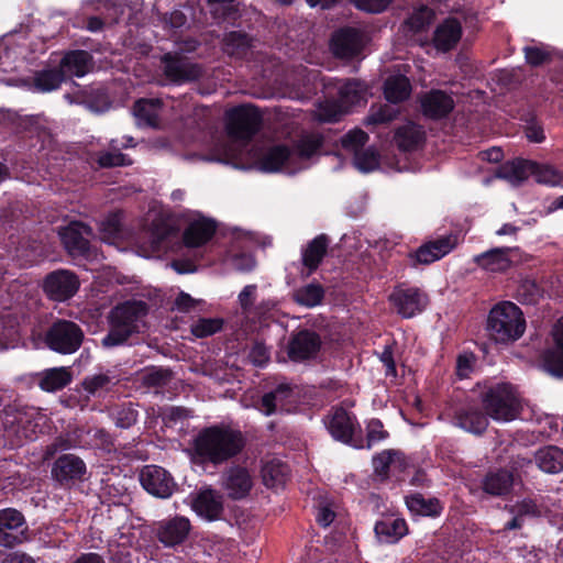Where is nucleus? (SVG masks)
Listing matches in <instances>:
<instances>
[{
  "mask_svg": "<svg viewBox=\"0 0 563 563\" xmlns=\"http://www.w3.org/2000/svg\"><path fill=\"white\" fill-rule=\"evenodd\" d=\"M406 505L413 515L435 517L442 511V506L437 498H424L420 494L406 497Z\"/></svg>",
  "mask_w": 563,
  "mask_h": 563,
  "instance_id": "nucleus-38",
  "label": "nucleus"
},
{
  "mask_svg": "<svg viewBox=\"0 0 563 563\" xmlns=\"http://www.w3.org/2000/svg\"><path fill=\"white\" fill-rule=\"evenodd\" d=\"M433 18L434 13L430 8L420 5L411 11L404 23V27L406 31L417 33L424 30L431 23Z\"/></svg>",
  "mask_w": 563,
  "mask_h": 563,
  "instance_id": "nucleus-45",
  "label": "nucleus"
},
{
  "mask_svg": "<svg viewBox=\"0 0 563 563\" xmlns=\"http://www.w3.org/2000/svg\"><path fill=\"white\" fill-rule=\"evenodd\" d=\"M58 234L70 255H86L89 249V238L92 235L88 225L74 221L62 228Z\"/></svg>",
  "mask_w": 563,
  "mask_h": 563,
  "instance_id": "nucleus-15",
  "label": "nucleus"
},
{
  "mask_svg": "<svg viewBox=\"0 0 563 563\" xmlns=\"http://www.w3.org/2000/svg\"><path fill=\"white\" fill-rule=\"evenodd\" d=\"M349 110L346 107H343L340 99H338V102L333 101H324L321 102L317 108V117L320 121L324 122H335L340 119V117L344 113H346Z\"/></svg>",
  "mask_w": 563,
  "mask_h": 563,
  "instance_id": "nucleus-56",
  "label": "nucleus"
},
{
  "mask_svg": "<svg viewBox=\"0 0 563 563\" xmlns=\"http://www.w3.org/2000/svg\"><path fill=\"white\" fill-rule=\"evenodd\" d=\"M192 509L207 520L219 519L223 510L222 496L210 487L201 489L192 500Z\"/></svg>",
  "mask_w": 563,
  "mask_h": 563,
  "instance_id": "nucleus-24",
  "label": "nucleus"
},
{
  "mask_svg": "<svg viewBox=\"0 0 563 563\" xmlns=\"http://www.w3.org/2000/svg\"><path fill=\"white\" fill-rule=\"evenodd\" d=\"M532 168V161L516 158L499 166L495 177L506 180L514 187H518L531 176Z\"/></svg>",
  "mask_w": 563,
  "mask_h": 563,
  "instance_id": "nucleus-28",
  "label": "nucleus"
},
{
  "mask_svg": "<svg viewBox=\"0 0 563 563\" xmlns=\"http://www.w3.org/2000/svg\"><path fill=\"white\" fill-rule=\"evenodd\" d=\"M43 291L54 301H66L79 289V279L68 269H57L47 274L43 280Z\"/></svg>",
  "mask_w": 563,
  "mask_h": 563,
  "instance_id": "nucleus-8",
  "label": "nucleus"
},
{
  "mask_svg": "<svg viewBox=\"0 0 563 563\" xmlns=\"http://www.w3.org/2000/svg\"><path fill=\"white\" fill-rule=\"evenodd\" d=\"M411 93V85L409 79L404 75H391L384 84V95L388 102L399 103L409 98Z\"/></svg>",
  "mask_w": 563,
  "mask_h": 563,
  "instance_id": "nucleus-35",
  "label": "nucleus"
},
{
  "mask_svg": "<svg viewBox=\"0 0 563 563\" xmlns=\"http://www.w3.org/2000/svg\"><path fill=\"white\" fill-rule=\"evenodd\" d=\"M147 307L142 301H128L115 307L111 312V328L102 339L103 347H114L124 344L133 333L144 327Z\"/></svg>",
  "mask_w": 563,
  "mask_h": 563,
  "instance_id": "nucleus-4",
  "label": "nucleus"
},
{
  "mask_svg": "<svg viewBox=\"0 0 563 563\" xmlns=\"http://www.w3.org/2000/svg\"><path fill=\"white\" fill-rule=\"evenodd\" d=\"M249 37L240 32H231L224 38V52L228 55L243 58L250 51Z\"/></svg>",
  "mask_w": 563,
  "mask_h": 563,
  "instance_id": "nucleus-48",
  "label": "nucleus"
},
{
  "mask_svg": "<svg viewBox=\"0 0 563 563\" xmlns=\"http://www.w3.org/2000/svg\"><path fill=\"white\" fill-rule=\"evenodd\" d=\"M367 141L368 135L363 130L353 129L342 137L341 143L342 147L354 156L356 152L363 150Z\"/></svg>",
  "mask_w": 563,
  "mask_h": 563,
  "instance_id": "nucleus-60",
  "label": "nucleus"
},
{
  "mask_svg": "<svg viewBox=\"0 0 563 563\" xmlns=\"http://www.w3.org/2000/svg\"><path fill=\"white\" fill-rule=\"evenodd\" d=\"M190 531V522L185 517H174L157 523L156 536L166 547H174L185 541Z\"/></svg>",
  "mask_w": 563,
  "mask_h": 563,
  "instance_id": "nucleus-21",
  "label": "nucleus"
},
{
  "mask_svg": "<svg viewBox=\"0 0 563 563\" xmlns=\"http://www.w3.org/2000/svg\"><path fill=\"white\" fill-rule=\"evenodd\" d=\"M399 114V109L393 104L372 106L365 119L366 124L387 123Z\"/></svg>",
  "mask_w": 563,
  "mask_h": 563,
  "instance_id": "nucleus-54",
  "label": "nucleus"
},
{
  "mask_svg": "<svg viewBox=\"0 0 563 563\" xmlns=\"http://www.w3.org/2000/svg\"><path fill=\"white\" fill-rule=\"evenodd\" d=\"M132 141V137H125V143L112 140L110 143L111 148L109 151H101L95 154L91 159L101 168L129 165L131 163L130 159H128L119 150L120 147L130 146Z\"/></svg>",
  "mask_w": 563,
  "mask_h": 563,
  "instance_id": "nucleus-34",
  "label": "nucleus"
},
{
  "mask_svg": "<svg viewBox=\"0 0 563 563\" xmlns=\"http://www.w3.org/2000/svg\"><path fill=\"white\" fill-rule=\"evenodd\" d=\"M482 404L486 413L496 421L534 419L532 407L523 402L517 388L509 383H499L488 387L482 394Z\"/></svg>",
  "mask_w": 563,
  "mask_h": 563,
  "instance_id": "nucleus-3",
  "label": "nucleus"
},
{
  "mask_svg": "<svg viewBox=\"0 0 563 563\" xmlns=\"http://www.w3.org/2000/svg\"><path fill=\"white\" fill-rule=\"evenodd\" d=\"M353 164L362 173L373 172L379 166V154L374 147L363 148L354 155Z\"/></svg>",
  "mask_w": 563,
  "mask_h": 563,
  "instance_id": "nucleus-53",
  "label": "nucleus"
},
{
  "mask_svg": "<svg viewBox=\"0 0 563 563\" xmlns=\"http://www.w3.org/2000/svg\"><path fill=\"white\" fill-rule=\"evenodd\" d=\"M217 225L212 219L194 214L184 231V242L188 247H199L211 240Z\"/></svg>",
  "mask_w": 563,
  "mask_h": 563,
  "instance_id": "nucleus-18",
  "label": "nucleus"
},
{
  "mask_svg": "<svg viewBox=\"0 0 563 563\" xmlns=\"http://www.w3.org/2000/svg\"><path fill=\"white\" fill-rule=\"evenodd\" d=\"M114 384V377H111L110 375L104 373H99L87 377L84 380L82 386L87 393H89L90 395H96L108 390Z\"/></svg>",
  "mask_w": 563,
  "mask_h": 563,
  "instance_id": "nucleus-58",
  "label": "nucleus"
},
{
  "mask_svg": "<svg viewBox=\"0 0 563 563\" xmlns=\"http://www.w3.org/2000/svg\"><path fill=\"white\" fill-rule=\"evenodd\" d=\"M538 467L549 474H556L563 471V450L558 446H545L536 453Z\"/></svg>",
  "mask_w": 563,
  "mask_h": 563,
  "instance_id": "nucleus-36",
  "label": "nucleus"
},
{
  "mask_svg": "<svg viewBox=\"0 0 563 563\" xmlns=\"http://www.w3.org/2000/svg\"><path fill=\"white\" fill-rule=\"evenodd\" d=\"M402 463L401 454L395 450H385L373 457L374 471L382 477H386L389 470L399 468Z\"/></svg>",
  "mask_w": 563,
  "mask_h": 563,
  "instance_id": "nucleus-44",
  "label": "nucleus"
},
{
  "mask_svg": "<svg viewBox=\"0 0 563 563\" xmlns=\"http://www.w3.org/2000/svg\"><path fill=\"white\" fill-rule=\"evenodd\" d=\"M82 339L84 333L75 322L59 320L54 322L46 332L45 342L57 353L71 354L79 349Z\"/></svg>",
  "mask_w": 563,
  "mask_h": 563,
  "instance_id": "nucleus-6",
  "label": "nucleus"
},
{
  "mask_svg": "<svg viewBox=\"0 0 563 563\" xmlns=\"http://www.w3.org/2000/svg\"><path fill=\"white\" fill-rule=\"evenodd\" d=\"M487 330L496 343L507 344L519 340L526 330L522 311L510 301L497 303L489 312Z\"/></svg>",
  "mask_w": 563,
  "mask_h": 563,
  "instance_id": "nucleus-5",
  "label": "nucleus"
},
{
  "mask_svg": "<svg viewBox=\"0 0 563 563\" xmlns=\"http://www.w3.org/2000/svg\"><path fill=\"white\" fill-rule=\"evenodd\" d=\"M254 486V475L242 465L228 467L221 476V487L233 500L246 498Z\"/></svg>",
  "mask_w": 563,
  "mask_h": 563,
  "instance_id": "nucleus-10",
  "label": "nucleus"
},
{
  "mask_svg": "<svg viewBox=\"0 0 563 563\" xmlns=\"http://www.w3.org/2000/svg\"><path fill=\"white\" fill-rule=\"evenodd\" d=\"M141 382L148 387L165 386L170 380V372L164 368H147L141 373Z\"/></svg>",
  "mask_w": 563,
  "mask_h": 563,
  "instance_id": "nucleus-61",
  "label": "nucleus"
},
{
  "mask_svg": "<svg viewBox=\"0 0 563 563\" xmlns=\"http://www.w3.org/2000/svg\"><path fill=\"white\" fill-rule=\"evenodd\" d=\"M172 229L163 220H154L150 230L151 247L157 250L161 243L168 238Z\"/></svg>",
  "mask_w": 563,
  "mask_h": 563,
  "instance_id": "nucleus-63",
  "label": "nucleus"
},
{
  "mask_svg": "<svg viewBox=\"0 0 563 563\" xmlns=\"http://www.w3.org/2000/svg\"><path fill=\"white\" fill-rule=\"evenodd\" d=\"M85 473L86 464L74 454L59 456L52 467V476L60 485H69L74 481L81 479Z\"/></svg>",
  "mask_w": 563,
  "mask_h": 563,
  "instance_id": "nucleus-20",
  "label": "nucleus"
},
{
  "mask_svg": "<svg viewBox=\"0 0 563 563\" xmlns=\"http://www.w3.org/2000/svg\"><path fill=\"white\" fill-rule=\"evenodd\" d=\"M244 446L241 431L227 426L202 429L194 440V453L201 462L222 464L238 455Z\"/></svg>",
  "mask_w": 563,
  "mask_h": 563,
  "instance_id": "nucleus-2",
  "label": "nucleus"
},
{
  "mask_svg": "<svg viewBox=\"0 0 563 563\" xmlns=\"http://www.w3.org/2000/svg\"><path fill=\"white\" fill-rule=\"evenodd\" d=\"M512 482L511 473L503 470L489 473L484 479L483 487L487 494L501 496L509 492Z\"/></svg>",
  "mask_w": 563,
  "mask_h": 563,
  "instance_id": "nucleus-41",
  "label": "nucleus"
},
{
  "mask_svg": "<svg viewBox=\"0 0 563 563\" xmlns=\"http://www.w3.org/2000/svg\"><path fill=\"white\" fill-rule=\"evenodd\" d=\"M162 110L163 103L159 99H141L135 102L133 113L139 125L157 128Z\"/></svg>",
  "mask_w": 563,
  "mask_h": 563,
  "instance_id": "nucleus-30",
  "label": "nucleus"
},
{
  "mask_svg": "<svg viewBox=\"0 0 563 563\" xmlns=\"http://www.w3.org/2000/svg\"><path fill=\"white\" fill-rule=\"evenodd\" d=\"M225 262L229 263V265H231L234 269L240 272H249L255 266V261L251 254H238L234 250L229 252Z\"/></svg>",
  "mask_w": 563,
  "mask_h": 563,
  "instance_id": "nucleus-62",
  "label": "nucleus"
},
{
  "mask_svg": "<svg viewBox=\"0 0 563 563\" xmlns=\"http://www.w3.org/2000/svg\"><path fill=\"white\" fill-rule=\"evenodd\" d=\"M395 139L400 148L409 151L421 143L423 131L421 126L409 122L397 130Z\"/></svg>",
  "mask_w": 563,
  "mask_h": 563,
  "instance_id": "nucleus-42",
  "label": "nucleus"
},
{
  "mask_svg": "<svg viewBox=\"0 0 563 563\" xmlns=\"http://www.w3.org/2000/svg\"><path fill=\"white\" fill-rule=\"evenodd\" d=\"M122 236L120 214H109L100 224V239L110 245H115Z\"/></svg>",
  "mask_w": 563,
  "mask_h": 563,
  "instance_id": "nucleus-46",
  "label": "nucleus"
},
{
  "mask_svg": "<svg viewBox=\"0 0 563 563\" xmlns=\"http://www.w3.org/2000/svg\"><path fill=\"white\" fill-rule=\"evenodd\" d=\"M111 417L117 427L126 429L136 422L137 411L134 409L132 404H124L114 408L111 411Z\"/></svg>",
  "mask_w": 563,
  "mask_h": 563,
  "instance_id": "nucleus-59",
  "label": "nucleus"
},
{
  "mask_svg": "<svg viewBox=\"0 0 563 563\" xmlns=\"http://www.w3.org/2000/svg\"><path fill=\"white\" fill-rule=\"evenodd\" d=\"M295 401V390L289 385L282 384L262 397L260 410L266 416L283 411L289 412L294 408Z\"/></svg>",
  "mask_w": 563,
  "mask_h": 563,
  "instance_id": "nucleus-17",
  "label": "nucleus"
},
{
  "mask_svg": "<svg viewBox=\"0 0 563 563\" xmlns=\"http://www.w3.org/2000/svg\"><path fill=\"white\" fill-rule=\"evenodd\" d=\"M375 533L384 543H396L408 533L405 519L387 517L376 522Z\"/></svg>",
  "mask_w": 563,
  "mask_h": 563,
  "instance_id": "nucleus-29",
  "label": "nucleus"
},
{
  "mask_svg": "<svg viewBox=\"0 0 563 563\" xmlns=\"http://www.w3.org/2000/svg\"><path fill=\"white\" fill-rule=\"evenodd\" d=\"M421 109L426 117L441 119L446 117L454 108L453 98L442 90H431L420 99Z\"/></svg>",
  "mask_w": 563,
  "mask_h": 563,
  "instance_id": "nucleus-25",
  "label": "nucleus"
},
{
  "mask_svg": "<svg viewBox=\"0 0 563 563\" xmlns=\"http://www.w3.org/2000/svg\"><path fill=\"white\" fill-rule=\"evenodd\" d=\"M329 240L327 235L320 234L314 238L302 251V263L309 273L317 269L327 253Z\"/></svg>",
  "mask_w": 563,
  "mask_h": 563,
  "instance_id": "nucleus-37",
  "label": "nucleus"
},
{
  "mask_svg": "<svg viewBox=\"0 0 563 563\" xmlns=\"http://www.w3.org/2000/svg\"><path fill=\"white\" fill-rule=\"evenodd\" d=\"M324 424L335 440L358 448L354 443V434L360 430V426L346 410L342 408L334 409L325 418Z\"/></svg>",
  "mask_w": 563,
  "mask_h": 563,
  "instance_id": "nucleus-13",
  "label": "nucleus"
},
{
  "mask_svg": "<svg viewBox=\"0 0 563 563\" xmlns=\"http://www.w3.org/2000/svg\"><path fill=\"white\" fill-rule=\"evenodd\" d=\"M389 301L400 316L412 318L424 310L428 297L419 288L398 286L389 295Z\"/></svg>",
  "mask_w": 563,
  "mask_h": 563,
  "instance_id": "nucleus-9",
  "label": "nucleus"
},
{
  "mask_svg": "<svg viewBox=\"0 0 563 563\" xmlns=\"http://www.w3.org/2000/svg\"><path fill=\"white\" fill-rule=\"evenodd\" d=\"M92 68L91 55L86 51H75L65 55L60 63L64 77H82Z\"/></svg>",
  "mask_w": 563,
  "mask_h": 563,
  "instance_id": "nucleus-33",
  "label": "nucleus"
},
{
  "mask_svg": "<svg viewBox=\"0 0 563 563\" xmlns=\"http://www.w3.org/2000/svg\"><path fill=\"white\" fill-rule=\"evenodd\" d=\"M321 346V340L316 332L302 330L296 333L288 343V356L299 362L312 358Z\"/></svg>",
  "mask_w": 563,
  "mask_h": 563,
  "instance_id": "nucleus-16",
  "label": "nucleus"
},
{
  "mask_svg": "<svg viewBox=\"0 0 563 563\" xmlns=\"http://www.w3.org/2000/svg\"><path fill=\"white\" fill-rule=\"evenodd\" d=\"M366 44V36L363 32L346 27L335 32L331 40V51L340 58L351 59L357 57Z\"/></svg>",
  "mask_w": 563,
  "mask_h": 563,
  "instance_id": "nucleus-12",
  "label": "nucleus"
},
{
  "mask_svg": "<svg viewBox=\"0 0 563 563\" xmlns=\"http://www.w3.org/2000/svg\"><path fill=\"white\" fill-rule=\"evenodd\" d=\"M288 474V467L280 461L273 460L262 467V479L266 487L278 488L283 486Z\"/></svg>",
  "mask_w": 563,
  "mask_h": 563,
  "instance_id": "nucleus-40",
  "label": "nucleus"
},
{
  "mask_svg": "<svg viewBox=\"0 0 563 563\" xmlns=\"http://www.w3.org/2000/svg\"><path fill=\"white\" fill-rule=\"evenodd\" d=\"M22 59L19 58L15 49L0 45V71L10 73L18 68Z\"/></svg>",
  "mask_w": 563,
  "mask_h": 563,
  "instance_id": "nucleus-64",
  "label": "nucleus"
},
{
  "mask_svg": "<svg viewBox=\"0 0 563 563\" xmlns=\"http://www.w3.org/2000/svg\"><path fill=\"white\" fill-rule=\"evenodd\" d=\"M461 36V23L454 18H449L435 27L432 43L437 51L445 53L456 46Z\"/></svg>",
  "mask_w": 563,
  "mask_h": 563,
  "instance_id": "nucleus-26",
  "label": "nucleus"
},
{
  "mask_svg": "<svg viewBox=\"0 0 563 563\" xmlns=\"http://www.w3.org/2000/svg\"><path fill=\"white\" fill-rule=\"evenodd\" d=\"M526 60L531 66H540L549 62L554 51L543 43L532 42L530 45L523 47Z\"/></svg>",
  "mask_w": 563,
  "mask_h": 563,
  "instance_id": "nucleus-51",
  "label": "nucleus"
},
{
  "mask_svg": "<svg viewBox=\"0 0 563 563\" xmlns=\"http://www.w3.org/2000/svg\"><path fill=\"white\" fill-rule=\"evenodd\" d=\"M555 346L542 355V367L549 374L563 377V317L558 320L552 331Z\"/></svg>",
  "mask_w": 563,
  "mask_h": 563,
  "instance_id": "nucleus-22",
  "label": "nucleus"
},
{
  "mask_svg": "<svg viewBox=\"0 0 563 563\" xmlns=\"http://www.w3.org/2000/svg\"><path fill=\"white\" fill-rule=\"evenodd\" d=\"M46 416L36 409L32 408L18 418V432L22 434L25 440L33 441L37 438L38 433L44 432Z\"/></svg>",
  "mask_w": 563,
  "mask_h": 563,
  "instance_id": "nucleus-32",
  "label": "nucleus"
},
{
  "mask_svg": "<svg viewBox=\"0 0 563 563\" xmlns=\"http://www.w3.org/2000/svg\"><path fill=\"white\" fill-rule=\"evenodd\" d=\"M161 69L165 80L175 85L196 80L202 75V69L198 64L191 63L187 57L170 53L162 57Z\"/></svg>",
  "mask_w": 563,
  "mask_h": 563,
  "instance_id": "nucleus-7",
  "label": "nucleus"
},
{
  "mask_svg": "<svg viewBox=\"0 0 563 563\" xmlns=\"http://www.w3.org/2000/svg\"><path fill=\"white\" fill-rule=\"evenodd\" d=\"M257 287L256 285H247L238 296V302L241 314L251 322H255L264 316V312L269 309L267 305H255Z\"/></svg>",
  "mask_w": 563,
  "mask_h": 563,
  "instance_id": "nucleus-31",
  "label": "nucleus"
},
{
  "mask_svg": "<svg viewBox=\"0 0 563 563\" xmlns=\"http://www.w3.org/2000/svg\"><path fill=\"white\" fill-rule=\"evenodd\" d=\"M455 235H446L421 245L416 252V260L421 264L433 263L449 254L456 245Z\"/></svg>",
  "mask_w": 563,
  "mask_h": 563,
  "instance_id": "nucleus-27",
  "label": "nucleus"
},
{
  "mask_svg": "<svg viewBox=\"0 0 563 563\" xmlns=\"http://www.w3.org/2000/svg\"><path fill=\"white\" fill-rule=\"evenodd\" d=\"M20 334L14 320H0V350L13 349L19 344Z\"/></svg>",
  "mask_w": 563,
  "mask_h": 563,
  "instance_id": "nucleus-57",
  "label": "nucleus"
},
{
  "mask_svg": "<svg viewBox=\"0 0 563 563\" xmlns=\"http://www.w3.org/2000/svg\"><path fill=\"white\" fill-rule=\"evenodd\" d=\"M65 79L62 69H48L40 71L34 77V86L38 91L46 92L55 90Z\"/></svg>",
  "mask_w": 563,
  "mask_h": 563,
  "instance_id": "nucleus-49",
  "label": "nucleus"
},
{
  "mask_svg": "<svg viewBox=\"0 0 563 563\" xmlns=\"http://www.w3.org/2000/svg\"><path fill=\"white\" fill-rule=\"evenodd\" d=\"M261 125L256 108L241 106L227 112L225 136L217 140L210 161L231 164L235 168L255 167L262 172L296 174L308 167V161L321 146L317 134L303 135L291 148L274 145L262 150L251 145L253 135Z\"/></svg>",
  "mask_w": 563,
  "mask_h": 563,
  "instance_id": "nucleus-1",
  "label": "nucleus"
},
{
  "mask_svg": "<svg viewBox=\"0 0 563 563\" xmlns=\"http://www.w3.org/2000/svg\"><path fill=\"white\" fill-rule=\"evenodd\" d=\"M106 12L103 18L100 16H91L87 21V29L90 32H99L103 29L106 24H112L118 21L119 16L122 13V10L117 4L106 1L104 2Z\"/></svg>",
  "mask_w": 563,
  "mask_h": 563,
  "instance_id": "nucleus-50",
  "label": "nucleus"
},
{
  "mask_svg": "<svg viewBox=\"0 0 563 563\" xmlns=\"http://www.w3.org/2000/svg\"><path fill=\"white\" fill-rule=\"evenodd\" d=\"M140 479L145 490L159 498L172 496L176 486L169 473L156 465L145 466Z\"/></svg>",
  "mask_w": 563,
  "mask_h": 563,
  "instance_id": "nucleus-14",
  "label": "nucleus"
},
{
  "mask_svg": "<svg viewBox=\"0 0 563 563\" xmlns=\"http://www.w3.org/2000/svg\"><path fill=\"white\" fill-rule=\"evenodd\" d=\"M71 373L67 367H54L43 372L40 386L46 391H56L71 382Z\"/></svg>",
  "mask_w": 563,
  "mask_h": 563,
  "instance_id": "nucleus-39",
  "label": "nucleus"
},
{
  "mask_svg": "<svg viewBox=\"0 0 563 563\" xmlns=\"http://www.w3.org/2000/svg\"><path fill=\"white\" fill-rule=\"evenodd\" d=\"M27 530L23 514L14 508L0 510V545L12 548L25 540Z\"/></svg>",
  "mask_w": 563,
  "mask_h": 563,
  "instance_id": "nucleus-11",
  "label": "nucleus"
},
{
  "mask_svg": "<svg viewBox=\"0 0 563 563\" xmlns=\"http://www.w3.org/2000/svg\"><path fill=\"white\" fill-rule=\"evenodd\" d=\"M324 291L323 288L318 284H309L301 288H298L294 292V299L297 303L305 306L307 308H312L318 306L322 298Z\"/></svg>",
  "mask_w": 563,
  "mask_h": 563,
  "instance_id": "nucleus-47",
  "label": "nucleus"
},
{
  "mask_svg": "<svg viewBox=\"0 0 563 563\" xmlns=\"http://www.w3.org/2000/svg\"><path fill=\"white\" fill-rule=\"evenodd\" d=\"M531 176H534L537 183L556 187L563 184V174L550 165H540L533 162Z\"/></svg>",
  "mask_w": 563,
  "mask_h": 563,
  "instance_id": "nucleus-52",
  "label": "nucleus"
},
{
  "mask_svg": "<svg viewBox=\"0 0 563 563\" xmlns=\"http://www.w3.org/2000/svg\"><path fill=\"white\" fill-rule=\"evenodd\" d=\"M457 426L467 432L479 434L488 426L487 417L477 409H470L461 412L456 418Z\"/></svg>",
  "mask_w": 563,
  "mask_h": 563,
  "instance_id": "nucleus-43",
  "label": "nucleus"
},
{
  "mask_svg": "<svg viewBox=\"0 0 563 563\" xmlns=\"http://www.w3.org/2000/svg\"><path fill=\"white\" fill-rule=\"evenodd\" d=\"M222 327L221 318H200L191 324L190 331L196 338H207L219 332Z\"/></svg>",
  "mask_w": 563,
  "mask_h": 563,
  "instance_id": "nucleus-55",
  "label": "nucleus"
},
{
  "mask_svg": "<svg viewBox=\"0 0 563 563\" xmlns=\"http://www.w3.org/2000/svg\"><path fill=\"white\" fill-rule=\"evenodd\" d=\"M324 88L328 93H330V88L333 86L338 89L339 99L342 102L343 107H346L350 110L351 107L365 103L368 96L367 86L356 79L347 80L345 82L341 81H332L331 79L324 80Z\"/></svg>",
  "mask_w": 563,
  "mask_h": 563,
  "instance_id": "nucleus-19",
  "label": "nucleus"
},
{
  "mask_svg": "<svg viewBox=\"0 0 563 563\" xmlns=\"http://www.w3.org/2000/svg\"><path fill=\"white\" fill-rule=\"evenodd\" d=\"M515 249L496 247L475 255L473 262L482 269L490 273H501L512 265Z\"/></svg>",
  "mask_w": 563,
  "mask_h": 563,
  "instance_id": "nucleus-23",
  "label": "nucleus"
}]
</instances>
